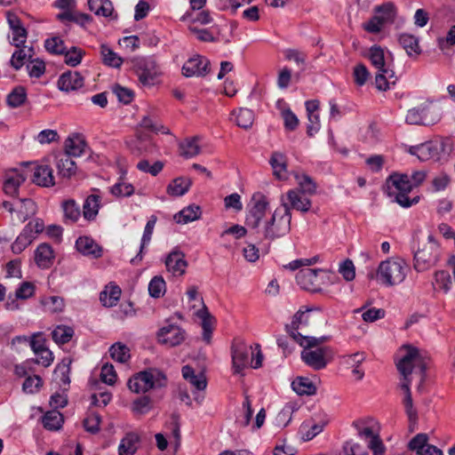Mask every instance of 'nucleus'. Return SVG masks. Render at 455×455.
<instances>
[{"mask_svg": "<svg viewBox=\"0 0 455 455\" xmlns=\"http://www.w3.org/2000/svg\"><path fill=\"white\" fill-rule=\"evenodd\" d=\"M6 19L11 29L10 43L16 48L23 46L28 37L27 29L22 26L20 18L16 14L8 12Z\"/></svg>", "mask_w": 455, "mask_h": 455, "instance_id": "obj_15", "label": "nucleus"}, {"mask_svg": "<svg viewBox=\"0 0 455 455\" xmlns=\"http://www.w3.org/2000/svg\"><path fill=\"white\" fill-rule=\"evenodd\" d=\"M360 438L368 441V448L373 455H384L385 445L379 436V424L371 418L356 420L353 423Z\"/></svg>", "mask_w": 455, "mask_h": 455, "instance_id": "obj_8", "label": "nucleus"}, {"mask_svg": "<svg viewBox=\"0 0 455 455\" xmlns=\"http://www.w3.org/2000/svg\"><path fill=\"white\" fill-rule=\"evenodd\" d=\"M110 193L115 196H130L134 193V188L131 183L120 180L109 188Z\"/></svg>", "mask_w": 455, "mask_h": 455, "instance_id": "obj_59", "label": "nucleus"}, {"mask_svg": "<svg viewBox=\"0 0 455 455\" xmlns=\"http://www.w3.org/2000/svg\"><path fill=\"white\" fill-rule=\"evenodd\" d=\"M165 265L169 272L174 275H182L187 267V261L181 252H172L165 260Z\"/></svg>", "mask_w": 455, "mask_h": 455, "instance_id": "obj_32", "label": "nucleus"}, {"mask_svg": "<svg viewBox=\"0 0 455 455\" xmlns=\"http://www.w3.org/2000/svg\"><path fill=\"white\" fill-rule=\"evenodd\" d=\"M86 143L78 134L69 136L65 141V152L68 156H80L85 149Z\"/></svg>", "mask_w": 455, "mask_h": 455, "instance_id": "obj_33", "label": "nucleus"}, {"mask_svg": "<svg viewBox=\"0 0 455 455\" xmlns=\"http://www.w3.org/2000/svg\"><path fill=\"white\" fill-rule=\"evenodd\" d=\"M396 367L403 377L401 381V388L404 392V398L403 403L406 414L408 415L410 420H415L417 419V411L413 408V402L410 389V385L411 382V375L414 374L419 377V383L418 386V390L421 392L426 378V360L419 354V351L416 347L411 346H403L399 350Z\"/></svg>", "mask_w": 455, "mask_h": 455, "instance_id": "obj_1", "label": "nucleus"}, {"mask_svg": "<svg viewBox=\"0 0 455 455\" xmlns=\"http://www.w3.org/2000/svg\"><path fill=\"white\" fill-rule=\"evenodd\" d=\"M33 172V182L41 187H52L55 184L52 169L45 164L36 165Z\"/></svg>", "mask_w": 455, "mask_h": 455, "instance_id": "obj_23", "label": "nucleus"}, {"mask_svg": "<svg viewBox=\"0 0 455 455\" xmlns=\"http://www.w3.org/2000/svg\"><path fill=\"white\" fill-rule=\"evenodd\" d=\"M183 378L194 388L193 393L196 395L195 400L200 403L204 398L203 395H196V392L204 391L207 387L206 377L203 372L196 373L194 369L189 365L182 367Z\"/></svg>", "mask_w": 455, "mask_h": 455, "instance_id": "obj_16", "label": "nucleus"}, {"mask_svg": "<svg viewBox=\"0 0 455 455\" xmlns=\"http://www.w3.org/2000/svg\"><path fill=\"white\" fill-rule=\"evenodd\" d=\"M408 270V265L403 259L390 258L379 263L376 279L385 286L398 285L404 281Z\"/></svg>", "mask_w": 455, "mask_h": 455, "instance_id": "obj_5", "label": "nucleus"}, {"mask_svg": "<svg viewBox=\"0 0 455 455\" xmlns=\"http://www.w3.org/2000/svg\"><path fill=\"white\" fill-rule=\"evenodd\" d=\"M293 176L297 181L298 188L301 193H304L309 196H313L316 192V184L311 177L305 173L294 172Z\"/></svg>", "mask_w": 455, "mask_h": 455, "instance_id": "obj_39", "label": "nucleus"}, {"mask_svg": "<svg viewBox=\"0 0 455 455\" xmlns=\"http://www.w3.org/2000/svg\"><path fill=\"white\" fill-rule=\"evenodd\" d=\"M73 335V328L68 325H58L52 332V339L60 345L68 343Z\"/></svg>", "mask_w": 455, "mask_h": 455, "instance_id": "obj_50", "label": "nucleus"}, {"mask_svg": "<svg viewBox=\"0 0 455 455\" xmlns=\"http://www.w3.org/2000/svg\"><path fill=\"white\" fill-rule=\"evenodd\" d=\"M121 295V289L116 285L106 286L100 292V299L103 306L111 307L116 304Z\"/></svg>", "mask_w": 455, "mask_h": 455, "instance_id": "obj_42", "label": "nucleus"}, {"mask_svg": "<svg viewBox=\"0 0 455 455\" xmlns=\"http://www.w3.org/2000/svg\"><path fill=\"white\" fill-rule=\"evenodd\" d=\"M337 279L333 273L323 269L304 268L296 275L297 283L312 292L322 291L323 287L334 283Z\"/></svg>", "mask_w": 455, "mask_h": 455, "instance_id": "obj_6", "label": "nucleus"}, {"mask_svg": "<svg viewBox=\"0 0 455 455\" xmlns=\"http://www.w3.org/2000/svg\"><path fill=\"white\" fill-rule=\"evenodd\" d=\"M109 354L113 360L118 363H125L130 358V349L124 344L117 342L109 348Z\"/></svg>", "mask_w": 455, "mask_h": 455, "instance_id": "obj_51", "label": "nucleus"}, {"mask_svg": "<svg viewBox=\"0 0 455 455\" xmlns=\"http://www.w3.org/2000/svg\"><path fill=\"white\" fill-rule=\"evenodd\" d=\"M27 99L25 88L19 86L12 90L7 96V103L12 108L21 106Z\"/></svg>", "mask_w": 455, "mask_h": 455, "instance_id": "obj_56", "label": "nucleus"}, {"mask_svg": "<svg viewBox=\"0 0 455 455\" xmlns=\"http://www.w3.org/2000/svg\"><path fill=\"white\" fill-rule=\"evenodd\" d=\"M409 152L416 156L420 161L439 159V145L434 142H426L419 146L411 147Z\"/></svg>", "mask_w": 455, "mask_h": 455, "instance_id": "obj_20", "label": "nucleus"}, {"mask_svg": "<svg viewBox=\"0 0 455 455\" xmlns=\"http://www.w3.org/2000/svg\"><path fill=\"white\" fill-rule=\"evenodd\" d=\"M306 314L304 312H297L292 318L291 324L286 326L287 331L291 337L298 342L301 347H310L317 343V338L304 336L298 331L299 325L306 322Z\"/></svg>", "mask_w": 455, "mask_h": 455, "instance_id": "obj_14", "label": "nucleus"}, {"mask_svg": "<svg viewBox=\"0 0 455 455\" xmlns=\"http://www.w3.org/2000/svg\"><path fill=\"white\" fill-rule=\"evenodd\" d=\"M100 208V196L98 195L89 196L83 205V216L87 220H92L98 215Z\"/></svg>", "mask_w": 455, "mask_h": 455, "instance_id": "obj_37", "label": "nucleus"}, {"mask_svg": "<svg viewBox=\"0 0 455 455\" xmlns=\"http://www.w3.org/2000/svg\"><path fill=\"white\" fill-rule=\"evenodd\" d=\"M291 212L277 207L269 214L261 224L259 232L268 241H274L285 236L291 231Z\"/></svg>", "mask_w": 455, "mask_h": 455, "instance_id": "obj_3", "label": "nucleus"}, {"mask_svg": "<svg viewBox=\"0 0 455 455\" xmlns=\"http://www.w3.org/2000/svg\"><path fill=\"white\" fill-rule=\"evenodd\" d=\"M233 116H235L236 124L243 129H249L254 121V114L249 108H241L237 111H234Z\"/></svg>", "mask_w": 455, "mask_h": 455, "instance_id": "obj_46", "label": "nucleus"}, {"mask_svg": "<svg viewBox=\"0 0 455 455\" xmlns=\"http://www.w3.org/2000/svg\"><path fill=\"white\" fill-rule=\"evenodd\" d=\"M231 349L234 373L243 374V370L249 364L254 369L261 367L263 355L259 345H255L253 348L242 340H235Z\"/></svg>", "mask_w": 455, "mask_h": 455, "instance_id": "obj_2", "label": "nucleus"}, {"mask_svg": "<svg viewBox=\"0 0 455 455\" xmlns=\"http://www.w3.org/2000/svg\"><path fill=\"white\" fill-rule=\"evenodd\" d=\"M35 239L36 235H34V232L29 230V228L25 226L20 235L16 238L12 245V251L15 253H20Z\"/></svg>", "mask_w": 455, "mask_h": 455, "instance_id": "obj_40", "label": "nucleus"}, {"mask_svg": "<svg viewBox=\"0 0 455 455\" xmlns=\"http://www.w3.org/2000/svg\"><path fill=\"white\" fill-rule=\"evenodd\" d=\"M439 119L438 113L428 104H422L408 110L405 121L410 124L427 125Z\"/></svg>", "mask_w": 455, "mask_h": 455, "instance_id": "obj_12", "label": "nucleus"}, {"mask_svg": "<svg viewBox=\"0 0 455 455\" xmlns=\"http://www.w3.org/2000/svg\"><path fill=\"white\" fill-rule=\"evenodd\" d=\"M286 60L293 61L299 67H304L306 64L307 55L296 49H286L283 52Z\"/></svg>", "mask_w": 455, "mask_h": 455, "instance_id": "obj_63", "label": "nucleus"}, {"mask_svg": "<svg viewBox=\"0 0 455 455\" xmlns=\"http://www.w3.org/2000/svg\"><path fill=\"white\" fill-rule=\"evenodd\" d=\"M374 15L384 24H392L397 16V8L392 2H386L376 5L373 9Z\"/></svg>", "mask_w": 455, "mask_h": 455, "instance_id": "obj_26", "label": "nucleus"}, {"mask_svg": "<svg viewBox=\"0 0 455 455\" xmlns=\"http://www.w3.org/2000/svg\"><path fill=\"white\" fill-rule=\"evenodd\" d=\"M200 137L186 138L179 144L180 154L185 158H193L200 154Z\"/></svg>", "mask_w": 455, "mask_h": 455, "instance_id": "obj_30", "label": "nucleus"}, {"mask_svg": "<svg viewBox=\"0 0 455 455\" xmlns=\"http://www.w3.org/2000/svg\"><path fill=\"white\" fill-rule=\"evenodd\" d=\"M76 249L82 254L97 259L102 255V248L88 236H82L76 240Z\"/></svg>", "mask_w": 455, "mask_h": 455, "instance_id": "obj_25", "label": "nucleus"}, {"mask_svg": "<svg viewBox=\"0 0 455 455\" xmlns=\"http://www.w3.org/2000/svg\"><path fill=\"white\" fill-rule=\"evenodd\" d=\"M292 389L299 395H311L316 391L314 383L307 378L298 377L291 382Z\"/></svg>", "mask_w": 455, "mask_h": 455, "instance_id": "obj_43", "label": "nucleus"}, {"mask_svg": "<svg viewBox=\"0 0 455 455\" xmlns=\"http://www.w3.org/2000/svg\"><path fill=\"white\" fill-rule=\"evenodd\" d=\"M440 247L433 235H429L427 241L419 243L414 252L413 267L417 272H425L439 261Z\"/></svg>", "mask_w": 455, "mask_h": 455, "instance_id": "obj_7", "label": "nucleus"}, {"mask_svg": "<svg viewBox=\"0 0 455 455\" xmlns=\"http://www.w3.org/2000/svg\"><path fill=\"white\" fill-rule=\"evenodd\" d=\"M84 85L83 76L76 71L63 73L58 80V88L60 91L68 92L76 91Z\"/></svg>", "mask_w": 455, "mask_h": 455, "instance_id": "obj_21", "label": "nucleus"}, {"mask_svg": "<svg viewBox=\"0 0 455 455\" xmlns=\"http://www.w3.org/2000/svg\"><path fill=\"white\" fill-rule=\"evenodd\" d=\"M36 206L31 199H24L21 201L20 209L18 211L19 220L25 221L29 216L36 213Z\"/></svg>", "mask_w": 455, "mask_h": 455, "instance_id": "obj_61", "label": "nucleus"}, {"mask_svg": "<svg viewBox=\"0 0 455 455\" xmlns=\"http://www.w3.org/2000/svg\"><path fill=\"white\" fill-rule=\"evenodd\" d=\"M56 165L59 174L64 178H69L76 172V163L67 155L61 156Z\"/></svg>", "mask_w": 455, "mask_h": 455, "instance_id": "obj_45", "label": "nucleus"}, {"mask_svg": "<svg viewBox=\"0 0 455 455\" xmlns=\"http://www.w3.org/2000/svg\"><path fill=\"white\" fill-rule=\"evenodd\" d=\"M312 206V201L309 196L301 193L298 188H292L286 192L285 195L281 196L280 208H288V212H291L292 209L307 212Z\"/></svg>", "mask_w": 455, "mask_h": 455, "instance_id": "obj_10", "label": "nucleus"}, {"mask_svg": "<svg viewBox=\"0 0 455 455\" xmlns=\"http://www.w3.org/2000/svg\"><path fill=\"white\" fill-rule=\"evenodd\" d=\"M25 180L26 175L18 171H12L6 173L3 185L4 193L11 196H16L19 187L25 181Z\"/></svg>", "mask_w": 455, "mask_h": 455, "instance_id": "obj_28", "label": "nucleus"}, {"mask_svg": "<svg viewBox=\"0 0 455 455\" xmlns=\"http://www.w3.org/2000/svg\"><path fill=\"white\" fill-rule=\"evenodd\" d=\"M167 379L165 374L156 369L149 368L141 371L128 379V388L135 394H145L152 389L165 387Z\"/></svg>", "mask_w": 455, "mask_h": 455, "instance_id": "obj_4", "label": "nucleus"}, {"mask_svg": "<svg viewBox=\"0 0 455 455\" xmlns=\"http://www.w3.org/2000/svg\"><path fill=\"white\" fill-rule=\"evenodd\" d=\"M26 68L28 76L34 78L41 77L45 72V63L44 60L38 58H31V60L27 64Z\"/></svg>", "mask_w": 455, "mask_h": 455, "instance_id": "obj_57", "label": "nucleus"}, {"mask_svg": "<svg viewBox=\"0 0 455 455\" xmlns=\"http://www.w3.org/2000/svg\"><path fill=\"white\" fill-rule=\"evenodd\" d=\"M397 41L401 47L410 57H417L421 53L419 40L417 36L409 33H401L397 36Z\"/></svg>", "mask_w": 455, "mask_h": 455, "instance_id": "obj_24", "label": "nucleus"}, {"mask_svg": "<svg viewBox=\"0 0 455 455\" xmlns=\"http://www.w3.org/2000/svg\"><path fill=\"white\" fill-rule=\"evenodd\" d=\"M152 409V400L148 395H143L135 399L132 403V411L135 415H144Z\"/></svg>", "mask_w": 455, "mask_h": 455, "instance_id": "obj_54", "label": "nucleus"}, {"mask_svg": "<svg viewBox=\"0 0 455 455\" xmlns=\"http://www.w3.org/2000/svg\"><path fill=\"white\" fill-rule=\"evenodd\" d=\"M166 291V283L160 275L154 276L148 283V293L153 298H161Z\"/></svg>", "mask_w": 455, "mask_h": 455, "instance_id": "obj_52", "label": "nucleus"}, {"mask_svg": "<svg viewBox=\"0 0 455 455\" xmlns=\"http://www.w3.org/2000/svg\"><path fill=\"white\" fill-rule=\"evenodd\" d=\"M434 286L435 289L447 292L451 285V275L447 271L439 270L435 273Z\"/></svg>", "mask_w": 455, "mask_h": 455, "instance_id": "obj_58", "label": "nucleus"}, {"mask_svg": "<svg viewBox=\"0 0 455 455\" xmlns=\"http://www.w3.org/2000/svg\"><path fill=\"white\" fill-rule=\"evenodd\" d=\"M54 259V253L52 247L47 243L40 244L35 252V260L39 267H49Z\"/></svg>", "mask_w": 455, "mask_h": 455, "instance_id": "obj_34", "label": "nucleus"}, {"mask_svg": "<svg viewBox=\"0 0 455 455\" xmlns=\"http://www.w3.org/2000/svg\"><path fill=\"white\" fill-rule=\"evenodd\" d=\"M395 83V71L392 68H387L378 70L375 77V84L378 90L387 91L389 89V84Z\"/></svg>", "mask_w": 455, "mask_h": 455, "instance_id": "obj_41", "label": "nucleus"}, {"mask_svg": "<svg viewBox=\"0 0 455 455\" xmlns=\"http://www.w3.org/2000/svg\"><path fill=\"white\" fill-rule=\"evenodd\" d=\"M210 62L202 56H194L182 67V74L187 77L205 76L209 71Z\"/></svg>", "mask_w": 455, "mask_h": 455, "instance_id": "obj_17", "label": "nucleus"}, {"mask_svg": "<svg viewBox=\"0 0 455 455\" xmlns=\"http://www.w3.org/2000/svg\"><path fill=\"white\" fill-rule=\"evenodd\" d=\"M389 191L395 192H411L413 185L409 175L395 173L387 180Z\"/></svg>", "mask_w": 455, "mask_h": 455, "instance_id": "obj_29", "label": "nucleus"}, {"mask_svg": "<svg viewBox=\"0 0 455 455\" xmlns=\"http://www.w3.org/2000/svg\"><path fill=\"white\" fill-rule=\"evenodd\" d=\"M437 45L442 51L455 46V25L450 28L445 36L437 38Z\"/></svg>", "mask_w": 455, "mask_h": 455, "instance_id": "obj_64", "label": "nucleus"}, {"mask_svg": "<svg viewBox=\"0 0 455 455\" xmlns=\"http://www.w3.org/2000/svg\"><path fill=\"white\" fill-rule=\"evenodd\" d=\"M369 59L378 70L389 68L385 61L384 50L379 45H373L369 50Z\"/></svg>", "mask_w": 455, "mask_h": 455, "instance_id": "obj_48", "label": "nucleus"}, {"mask_svg": "<svg viewBox=\"0 0 455 455\" xmlns=\"http://www.w3.org/2000/svg\"><path fill=\"white\" fill-rule=\"evenodd\" d=\"M40 304L45 312L60 313L65 308V300L60 296H45L40 299Z\"/></svg>", "mask_w": 455, "mask_h": 455, "instance_id": "obj_38", "label": "nucleus"}, {"mask_svg": "<svg viewBox=\"0 0 455 455\" xmlns=\"http://www.w3.org/2000/svg\"><path fill=\"white\" fill-rule=\"evenodd\" d=\"M100 54L104 64L108 66L119 68L123 64V59L113 52L108 45H101Z\"/></svg>", "mask_w": 455, "mask_h": 455, "instance_id": "obj_53", "label": "nucleus"}, {"mask_svg": "<svg viewBox=\"0 0 455 455\" xmlns=\"http://www.w3.org/2000/svg\"><path fill=\"white\" fill-rule=\"evenodd\" d=\"M84 51L77 47H72L68 51H65V63L71 67H76L81 63Z\"/></svg>", "mask_w": 455, "mask_h": 455, "instance_id": "obj_62", "label": "nucleus"}, {"mask_svg": "<svg viewBox=\"0 0 455 455\" xmlns=\"http://www.w3.org/2000/svg\"><path fill=\"white\" fill-rule=\"evenodd\" d=\"M63 423V416L57 410L47 411L43 417V424L46 429L58 430Z\"/></svg>", "mask_w": 455, "mask_h": 455, "instance_id": "obj_47", "label": "nucleus"}, {"mask_svg": "<svg viewBox=\"0 0 455 455\" xmlns=\"http://www.w3.org/2000/svg\"><path fill=\"white\" fill-rule=\"evenodd\" d=\"M365 354L363 352H356L342 357L343 363L348 369H351L352 375L355 380H362L364 377V371L361 366L365 361Z\"/></svg>", "mask_w": 455, "mask_h": 455, "instance_id": "obj_19", "label": "nucleus"}, {"mask_svg": "<svg viewBox=\"0 0 455 455\" xmlns=\"http://www.w3.org/2000/svg\"><path fill=\"white\" fill-rule=\"evenodd\" d=\"M159 75L157 66L154 60H149L139 74V79L143 84H151Z\"/></svg>", "mask_w": 455, "mask_h": 455, "instance_id": "obj_49", "label": "nucleus"}, {"mask_svg": "<svg viewBox=\"0 0 455 455\" xmlns=\"http://www.w3.org/2000/svg\"><path fill=\"white\" fill-rule=\"evenodd\" d=\"M62 209L66 220L76 222L80 218V208L74 200L69 199L63 202Z\"/></svg>", "mask_w": 455, "mask_h": 455, "instance_id": "obj_55", "label": "nucleus"}, {"mask_svg": "<svg viewBox=\"0 0 455 455\" xmlns=\"http://www.w3.org/2000/svg\"><path fill=\"white\" fill-rule=\"evenodd\" d=\"M140 436L135 432L127 433L118 445V455H134L138 450Z\"/></svg>", "mask_w": 455, "mask_h": 455, "instance_id": "obj_27", "label": "nucleus"}, {"mask_svg": "<svg viewBox=\"0 0 455 455\" xmlns=\"http://www.w3.org/2000/svg\"><path fill=\"white\" fill-rule=\"evenodd\" d=\"M409 448L417 455H443L439 448L428 443V436L426 434L415 435L409 443Z\"/></svg>", "mask_w": 455, "mask_h": 455, "instance_id": "obj_18", "label": "nucleus"}, {"mask_svg": "<svg viewBox=\"0 0 455 455\" xmlns=\"http://www.w3.org/2000/svg\"><path fill=\"white\" fill-rule=\"evenodd\" d=\"M88 7L97 16L112 20L117 19V14L115 12L113 3L110 0H88Z\"/></svg>", "mask_w": 455, "mask_h": 455, "instance_id": "obj_22", "label": "nucleus"}, {"mask_svg": "<svg viewBox=\"0 0 455 455\" xmlns=\"http://www.w3.org/2000/svg\"><path fill=\"white\" fill-rule=\"evenodd\" d=\"M269 164L276 179L280 180L287 179V160L283 153L274 152L269 159Z\"/></svg>", "mask_w": 455, "mask_h": 455, "instance_id": "obj_31", "label": "nucleus"}, {"mask_svg": "<svg viewBox=\"0 0 455 455\" xmlns=\"http://www.w3.org/2000/svg\"><path fill=\"white\" fill-rule=\"evenodd\" d=\"M34 54L35 52L32 47H26L23 45L20 48H17V50L12 55L10 60L11 66L15 70H20L23 67L25 60L29 61Z\"/></svg>", "mask_w": 455, "mask_h": 455, "instance_id": "obj_36", "label": "nucleus"}, {"mask_svg": "<svg viewBox=\"0 0 455 455\" xmlns=\"http://www.w3.org/2000/svg\"><path fill=\"white\" fill-rule=\"evenodd\" d=\"M201 214L200 207L196 204H191L176 213L173 219L178 224H187L198 220Z\"/></svg>", "mask_w": 455, "mask_h": 455, "instance_id": "obj_35", "label": "nucleus"}, {"mask_svg": "<svg viewBox=\"0 0 455 455\" xmlns=\"http://www.w3.org/2000/svg\"><path fill=\"white\" fill-rule=\"evenodd\" d=\"M317 343L310 347H304L301 352L302 361L314 370H322L326 367L328 360L326 359L327 347H317V345L326 340L322 337L317 339Z\"/></svg>", "mask_w": 455, "mask_h": 455, "instance_id": "obj_9", "label": "nucleus"}, {"mask_svg": "<svg viewBox=\"0 0 455 455\" xmlns=\"http://www.w3.org/2000/svg\"><path fill=\"white\" fill-rule=\"evenodd\" d=\"M44 47L50 53L64 54L66 46L63 40L59 36L48 38L44 42Z\"/></svg>", "mask_w": 455, "mask_h": 455, "instance_id": "obj_60", "label": "nucleus"}, {"mask_svg": "<svg viewBox=\"0 0 455 455\" xmlns=\"http://www.w3.org/2000/svg\"><path fill=\"white\" fill-rule=\"evenodd\" d=\"M185 339V331L176 324H167L157 332L158 342L169 347L180 345Z\"/></svg>", "mask_w": 455, "mask_h": 455, "instance_id": "obj_13", "label": "nucleus"}, {"mask_svg": "<svg viewBox=\"0 0 455 455\" xmlns=\"http://www.w3.org/2000/svg\"><path fill=\"white\" fill-rule=\"evenodd\" d=\"M269 202L267 198L260 194L255 195L252 198V206L246 215V225L251 228H261L266 217Z\"/></svg>", "mask_w": 455, "mask_h": 455, "instance_id": "obj_11", "label": "nucleus"}, {"mask_svg": "<svg viewBox=\"0 0 455 455\" xmlns=\"http://www.w3.org/2000/svg\"><path fill=\"white\" fill-rule=\"evenodd\" d=\"M190 186V180L180 177L168 185L167 193L172 196H181L188 191Z\"/></svg>", "mask_w": 455, "mask_h": 455, "instance_id": "obj_44", "label": "nucleus"}]
</instances>
